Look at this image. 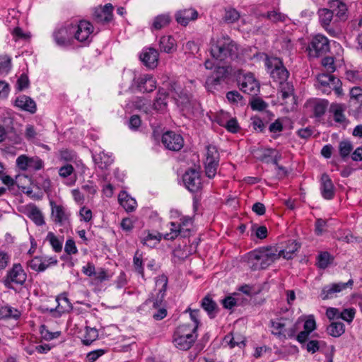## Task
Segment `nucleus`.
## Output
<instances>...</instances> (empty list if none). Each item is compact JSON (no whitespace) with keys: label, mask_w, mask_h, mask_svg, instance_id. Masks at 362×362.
I'll return each mask as SVG.
<instances>
[{"label":"nucleus","mask_w":362,"mask_h":362,"mask_svg":"<svg viewBox=\"0 0 362 362\" xmlns=\"http://www.w3.org/2000/svg\"><path fill=\"white\" fill-rule=\"evenodd\" d=\"M231 71L232 68L230 66H218L212 74L224 82L230 76Z\"/></svg>","instance_id":"42"},{"label":"nucleus","mask_w":362,"mask_h":362,"mask_svg":"<svg viewBox=\"0 0 362 362\" xmlns=\"http://www.w3.org/2000/svg\"><path fill=\"white\" fill-rule=\"evenodd\" d=\"M74 38L81 42H89L94 30L93 25L85 20L74 22Z\"/></svg>","instance_id":"7"},{"label":"nucleus","mask_w":362,"mask_h":362,"mask_svg":"<svg viewBox=\"0 0 362 362\" xmlns=\"http://www.w3.org/2000/svg\"><path fill=\"white\" fill-rule=\"evenodd\" d=\"M320 190L322 196L326 199H332L334 195V187L333 183L328 176L324 173L320 180Z\"/></svg>","instance_id":"19"},{"label":"nucleus","mask_w":362,"mask_h":362,"mask_svg":"<svg viewBox=\"0 0 362 362\" xmlns=\"http://www.w3.org/2000/svg\"><path fill=\"white\" fill-rule=\"evenodd\" d=\"M265 65L274 81L279 83L287 81L289 72L279 58H267Z\"/></svg>","instance_id":"3"},{"label":"nucleus","mask_w":362,"mask_h":362,"mask_svg":"<svg viewBox=\"0 0 362 362\" xmlns=\"http://www.w3.org/2000/svg\"><path fill=\"white\" fill-rule=\"evenodd\" d=\"M238 83L240 89L248 95H256L259 91V83L252 73L239 76Z\"/></svg>","instance_id":"8"},{"label":"nucleus","mask_w":362,"mask_h":362,"mask_svg":"<svg viewBox=\"0 0 362 362\" xmlns=\"http://www.w3.org/2000/svg\"><path fill=\"white\" fill-rule=\"evenodd\" d=\"M350 96L351 100L362 103V88L358 86L352 88L350 90Z\"/></svg>","instance_id":"62"},{"label":"nucleus","mask_w":362,"mask_h":362,"mask_svg":"<svg viewBox=\"0 0 362 362\" xmlns=\"http://www.w3.org/2000/svg\"><path fill=\"white\" fill-rule=\"evenodd\" d=\"M223 82V81L218 78V77L212 74L206 78L205 84L209 91L214 92V90L218 89Z\"/></svg>","instance_id":"44"},{"label":"nucleus","mask_w":362,"mask_h":362,"mask_svg":"<svg viewBox=\"0 0 362 362\" xmlns=\"http://www.w3.org/2000/svg\"><path fill=\"white\" fill-rule=\"evenodd\" d=\"M205 174L209 179L214 178L219 163V153L214 146H208L204 160Z\"/></svg>","instance_id":"6"},{"label":"nucleus","mask_w":362,"mask_h":362,"mask_svg":"<svg viewBox=\"0 0 362 362\" xmlns=\"http://www.w3.org/2000/svg\"><path fill=\"white\" fill-rule=\"evenodd\" d=\"M33 158H30L24 155L20 156L16 160L17 165L22 170H25L30 168L32 165Z\"/></svg>","instance_id":"55"},{"label":"nucleus","mask_w":362,"mask_h":362,"mask_svg":"<svg viewBox=\"0 0 362 362\" xmlns=\"http://www.w3.org/2000/svg\"><path fill=\"white\" fill-rule=\"evenodd\" d=\"M197 328L196 326H192L191 325H180L175 333H177V334H182V336L185 337H189V336L194 337V339H197Z\"/></svg>","instance_id":"34"},{"label":"nucleus","mask_w":362,"mask_h":362,"mask_svg":"<svg viewBox=\"0 0 362 362\" xmlns=\"http://www.w3.org/2000/svg\"><path fill=\"white\" fill-rule=\"evenodd\" d=\"M210 45L211 54L216 60L229 62L238 58V45L228 36L212 38Z\"/></svg>","instance_id":"1"},{"label":"nucleus","mask_w":362,"mask_h":362,"mask_svg":"<svg viewBox=\"0 0 362 362\" xmlns=\"http://www.w3.org/2000/svg\"><path fill=\"white\" fill-rule=\"evenodd\" d=\"M15 105L30 113H35L37 109L35 102L31 98L25 95H21L16 98Z\"/></svg>","instance_id":"21"},{"label":"nucleus","mask_w":362,"mask_h":362,"mask_svg":"<svg viewBox=\"0 0 362 362\" xmlns=\"http://www.w3.org/2000/svg\"><path fill=\"white\" fill-rule=\"evenodd\" d=\"M93 160L97 166L101 170H107L113 161L109 156L104 153L94 156Z\"/></svg>","instance_id":"33"},{"label":"nucleus","mask_w":362,"mask_h":362,"mask_svg":"<svg viewBox=\"0 0 362 362\" xmlns=\"http://www.w3.org/2000/svg\"><path fill=\"white\" fill-rule=\"evenodd\" d=\"M178 223L180 225L181 230H183V237H186L190 230L189 226H191L192 223V218H190L189 217H182L180 219V222Z\"/></svg>","instance_id":"57"},{"label":"nucleus","mask_w":362,"mask_h":362,"mask_svg":"<svg viewBox=\"0 0 362 362\" xmlns=\"http://www.w3.org/2000/svg\"><path fill=\"white\" fill-rule=\"evenodd\" d=\"M11 68V59L7 55H0V74H7Z\"/></svg>","instance_id":"50"},{"label":"nucleus","mask_w":362,"mask_h":362,"mask_svg":"<svg viewBox=\"0 0 362 362\" xmlns=\"http://www.w3.org/2000/svg\"><path fill=\"white\" fill-rule=\"evenodd\" d=\"M279 90L282 100H285L293 96V86L287 81L279 83Z\"/></svg>","instance_id":"39"},{"label":"nucleus","mask_w":362,"mask_h":362,"mask_svg":"<svg viewBox=\"0 0 362 362\" xmlns=\"http://www.w3.org/2000/svg\"><path fill=\"white\" fill-rule=\"evenodd\" d=\"M60 160L64 161H73L76 159V153L71 150L65 148L59 151Z\"/></svg>","instance_id":"54"},{"label":"nucleus","mask_w":362,"mask_h":362,"mask_svg":"<svg viewBox=\"0 0 362 362\" xmlns=\"http://www.w3.org/2000/svg\"><path fill=\"white\" fill-rule=\"evenodd\" d=\"M161 52L172 53L176 49L175 40L172 36H163L159 42Z\"/></svg>","instance_id":"30"},{"label":"nucleus","mask_w":362,"mask_h":362,"mask_svg":"<svg viewBox=\"0 0 362 362\" xmlns=\"http://www.w3.org/2000/svg\"><path fill=\"white\" fill-rule=\"evenodd\" d=\"M170 21L171 18L168 14L158 15L153 20L152 29L160 30L168 25Z\"/></svg>","instance_id":"36"},{"label":"nucleus","mask_w":362,"mask_h":362,"mask_svg":"<svg viewBox=\"0 0 362 362\" xmlns=\"http://www.w3.org/2000/svg\"><path fill=\"white\" fill-rule=\"evenodd\" d=\"M21 315V313L10 305H4L0 308V319H15L18 320Z\"/></svg>","instance_id":"31"},{"label":"nucleus","mask_w":362,"mask_h":362,"mask_svg":"<svg viewBox=\"0 0 362 362\" xmlns=\"http://www.w3.org/2000/svg\"><path fill=\"white\" fill-rule=\"evenodd\" d=\"M318 15L321 25L326 28L332 20L333 11L328 8H321L318 11Z\"/></svg>","instance_id":"40"},{"label":"nucleus","mask_w":362,"mask_h":362,"mask_svg":"<svg viewBox=\"0 0 362 362\" xmlns=\"http://www.w3.org/2000/svg\"><path fill=\"white\" fill-rule=\"evenodd\" d=\"M113 6L107 4L103 7L95 8L93 14V20L95 23L105 25L112 20Z\"/></svg>","instance_id":"12"},{"label":"nucleus","mask_w":362,"mask_h":362,"mask_svg":"<svg viewBox=\"0 0 362 362\" xmlns=\"http://www.w3.org/2000/svg\"><path fill=\"white\" fill-rule=\"evenodd\" d=\"M250 105L253 110L262 111L268 107V104L260 98H252Z\"/></svg>","instance_id":"52"},{"label":"nucleus","mask_w":362,"mask_h":362,"mask_svg":"<svg viewBox=\"0 0 362 362\" xmlns=\"http://www.w3.org/2000/svg\"><path fill=\"white\" fill-rule=\"evenodd\" d=\"M167 285L168 278L166 276L161 275L156 279V286L158 288V293H156V298L152 297V299H149V301L153 303V307L154 308H158L163 305Z\"/></svg>","instance_id":"14"},{"label":"nucleus","mask_w":362,"mask_h":362,"mask_svg":"<svg viewBox=\"0 0 362 362\" xmlns=\"http://www.w3.org/2000/svg\"><path fill=\"white\" fill-rule=\"evenodd\" d=\"M133 264L134 267L135 271L141 276L142 278L144 277V267H143V261H142V257L141 254L139 253V251H136L134 259H133Z\"/></svg>","instance_id":"49"},{"label":"nucleus","mask_w":362,"mask_h":362,"mask_svg":"<svg viewBox=\"0 0 362 362\" xmlns=\"http://www.w3.org/2000/svg\"><path fill=\"white\" fill-rule=\"evenodd\" d=\"M353 150V146L349 141H341L339 144V154L342 158L349 156Z\"/></svg>","instance_id":"51"},{"label":"nucleus","mask_w":362,"mask_h":362,"mask_svg":"<svg viewBox=\"0 0 362 362\" xmlns=\"http://www.w3.org/2000/svg\"><path fill=\"white\" fill-rule=\"evenodd\" d=\"M356 314V310L354 308L344 309L339 314V318H341L347 322L353 321Z\"/></svg>","instance_id":"56"},{"label":"nucleus","mask_w":362,"mask_h":362,"mask_svg":"<svg viewBox=\"0 0 362 362\" xmlns=\"http://www.w3.org/2000/svg\"><path fill=\"white\" fill-rule=\"evenodd\" d=\"M46 240L49 243L55 252H59L62 251L64 240L63 238H59L54 234V233L49 232L47 235Z\"/></svg>","instance_id":"38"},{"label":"nucleus","mask_w":362,"mask_h":362,"mask_svg":"<svg viewBox=\"0 0 362 362\" xmlns=\"http://www.w3.org/2000/svg\"><path fill=\"white\" fill-rule=\"evenodd\" d=\"M74 22H65L55 28L52 36L56 44L61 47L69 46L74 39Z\"/></svg>","instance_id":"4"},{"label":"nucleus","mask_w":362,"mask_h":362,"mask_svg":"<svg viewBox=\"0 0 362 362\" xmlns=\"http://www.w3.org/2000/svg\"><path fill=\"white\" fill-rule=\"evenodd\" d=\"M166 87L168 88V90L173 93V98H175V96L177 98L179 95L182 94L184 92L182 89V86L180 84V83L176 80H170L166 84Z\"/></svg>","instance_id":"47"},{"label":"nucleus","mask_w":362,"mask_h":362,"mask_svg":"<svg viewBox=\"0 0 362 362\" xmlns=\"http://www.w3.org/2000/svg\"><path fill=\"white\" fill-rule=\"evenodd\" d=\"M28 265L33 270L37 272H43L45 270V267L42 263V259L39 257H35L31 259Z\"/></svg>","instance_id":"53"},{"label":"nucleus","mask_w":362,"mask_h":362,"mask_svg":"<svg viewBox=\"0 0 362 362\" xmlns=\"http://www.w3.org/2000/svg\"><path fill=\"white\" fill-rule=\"evenodd\" d=\"M201 306L207 313L210 318H214L218 312L216 303L209 295L202 300Z\"/></svg>","instance_id":"25"},{"label":"nucleus","mask_w":362,"mask_h":362,"mask_svg":"<svg viewBox=\"0 0 362 362\" xmlns=\"http://www.w3.org/2000/svg\"><path fill=\"white\" fill-rule=\"evenodd\" d=\"M98 336V334L96 329L86 327V334L82 339V342L84 345H90L97 339Z\"/></svg>","instance_id":"45"},{"label":"nucleus","mask_w":362,"mask_h":362,"mask_svg":"<svg viewBox=\"0 0 362 362\" xmlns=\"http://www.w3.org/2000/svg\"><path fill=\"white\" fill-rule=\"evenodd\" d=\"M28 216L37 226L45 224L44 216L40 210L35 205L28 210Z\"/></svg>","instance_id":"32"},{"label":"nucleus","mask_w":362,"mask_h":362,"mask_svg":"<svg viewBox=\"0 0 362 362\" xmlns=\"http://www.w3.org/2000/svg\"><path fill=\"white\" fill-rule=\"evenodd\" d=\"M27 275L24 272L21 264H14L10 269L4 279L5 286L13 283L18 285H23L26 281Z\"/></svg>","instance_id":"9"},{"label":"nucleus","mask_w":362,"mask_h":362,"mask_svg":"<svg viewBox=\"0 0 362 362\" xmlns=\"http://www.w3.org/2000/svg\"><path fill=\"white\" fill-rule=\"evenodd\" d=\"M119 204L127 211H133L136 206V200L125 192H121L118 196Z\"/></svg>","instance_id":"28"},{"label":"nucleus","mask_w":362,"mask_h":362,"mask_svg":"<svg viewBox=\"0 0 362 362\" xmlns=\"http://www.w3.org/2000/svg\"><path fill=\"white\" fill-rule=\"evenodd\" d=\"M134 85L142 93H151L156 88V81L151 74H143L135 78Z\"/></svg>","instance_id":"13"},{"label":"nucleus","mask_w":362,"mask_h":362,"mask_svg":"<svg viewBox=\"0 0 362 362\" xmlns=\"http://www.w3.org/2000/svg\"><path fill=\"white\" fill-rule=\"evenodd\" d=\"M317 81L322 86L331 87L332 84H339L340 80L329 74H321L317 76Z\"/></svg>","instance_id":"37"},{"label":"nucleus","mask_w":362,"mask_h":362,"mask_svg":"<svg viewBox=\"0 0 362 362\" xmlns=\"http://www.w3.org/2000/svg\"><path fill=\"white\" fill-rule=\"evenodd\" d=\"M50 206L52 209V218L55 223L62 224L68 220L69 214L63 206L57 205L53 201L50 202Z\"/></svg>","instance_id":"20"},{"label":"nucleus","mask_w":362,"mask_h":362,"mask_svg":"<svg viewBox=\"0 0 362 362\" xmlns=\"http://www.w3.org/2000/svg\"><path fill=\"white\" fill-rule=\"evenodd\" d=\"M170 232L164 235V238L168 240H173L178 235L183 236V230H181L179 223L170 222Z\"/></svg>","instance_id":"41"},{"label":"nucleus","mask_w":362,"mask_h":362,"mask_svg":"<svg viewBox=\"0 0 362 362\" xmlns=\"http://www.w3.org/2000/svg\"><path fill=\"white\" fill-rule=\"evenodd\" d=\"M330 110L334 115V119L336 122L343 123L345 122L346 117L344 114V109L340 105H332Z\"/></svg>","instance_id":"46"},{"label":"nucleus","mask_w":362,"mask_h":362,"mask_svg":"<svg viewBox=\"0 0 362 362\" xmlns=\"http://www.w3.org/2000/svg\"><path fill=\"white\" fill-rule=\"evenodd\" d=\"M104 349H97L95 351H92L89 352L86 356V360L88 362H94L99 357L103 356L105 354Z\"/></svg>","instance_id":"63"},{"label":"nucleus","mask_w":362,"mask_h":362,"mask_svg":"<svg viewBox=\"0 0 362 362\" xmlns=\"http://www.w3.org/2000/svg\"><path fill=\"white\" fill-rule=\"evenodd\" d=\"M139 58L148 69H153L158 64V52L154 48L148 47L144 49Z\"/></svg>","instance_id":"17"},{"label":"nucleus","mask_w":362,"mask_h":362,"mask_svg":"<svg viewBox=\"0 0 362 362\" xmlns=\"http://www.w3.org/2000/svg\"><path fill=\"white\" fill-rule=\"evenodd\" d=\"M64 250L68 255H74L78 252V250L74 240L69 239L66 240Z\"/></svg>","instance_id":"64"},{"label":"nucleus","mask_w":362,"mask_h":362,"mask_svg":"<svg viewBox=\"0 0 362 362\" xmlns=\"http://www.w3.org/2000/svg\"><path fill=\"white\" fill-rule=\"evenodd\" d=\"M240 18L239 13L235 9H229L226 11L225 21L229 23H233Z\"/></svg>","instance_id":"60"},{"label":"nucleus","mask_w":362,"mask_h":362,"mask_svg":"<svg viewBox=\"0 0 362 362\" xmlns=\"http://www.w3.org/2000/svg\"><path fill=\"white\" fill-rule=\"evenodd\" d=\"M175 17L178 24L187 26L190 21H194L197 18L198 12L192 8H184L177 11Z\"/></svg>","instance_id":"18"},{"label":"nucleus","mask_w":362,"mask_h":362,"mask_svg":"<svg viewBox=\"0 0 362 362\" xmlns=\"http://www.w3.org/2000/svg\"><path fill=\"white\" fill-rule=\"evenodd\" d=\"M225 128L231 133H237L240 129L238 121L235 118L230 119L224 125Z\"/></svg>","instance_id":"59"},{"label":"nucleus","mask_w":362,"mask_h":362,"mask_svg":"<svg viewBox=\"0 0 362 362\" xmlns=\"http://www.w3.org/2000/svg\"><path fill=\"white\" fill-rule=\"evenodd\" d=\"M183 182L189 191L197 192L202 185L200 173L194 169L186 171L183 175Z\"/></svg>","instance_id":"10"},{"label":"nucleus","mask_w":362,"mask_h":362,"mask_svg":"<svg viewBox=\"0 0 362 362\" xmlns=\"http://www.w3.org/2000/svg\"><path fill=\"white\" fill-rule=\"evenodd\" d=\"M195 341L194 337H185L182 334H174L173 343L177 348L181 350L189 349Z\"/></svg>","instance_id":"24"},{"label":"nucleus","mask_w":362,"mask_h":362,"mask_svg":"<svg viewBox=\"0 0 362 362\" xmlns=\"http://www.w3.org/2000/svg\"><path fill=\"white\" fill-rule=\"evenodd\" d=\"M175 100L177 105L181 107L182 110L186 111L187 112H193L199 107V103L185 91L177 98L175 96Z\"/></svg>","instance_id":"16"},{"label":"nucleus","mask_w":362,"mask_h":362,"mask_svg":"<svg viewBox=\"0 0 362 362\" xmlns=\"http://www.w3.org/2000/svg\"><path fill=\"white\" fill-rule=\"evenodd\" d=\"M291 323L290 320L286 318H279L276 320H272L270 321L272 333L279 337L284 338L286 327Z\"/></svg>","instance_id":"22"},{"label":"nucleus","mask_w":362,"mask_h":362,"mask_svg":"<svg viewBox=\"0 0 362 362\" xmlns=\"http://www.w3.org/2000/svg\"><path fill=\"white\" fill-rule=\"evenodd\" d=\"M329 51V40L320 34L315 35L308 45V54L310 57L317 58Z\"/></svg>","instance_id":"5"},{"label":"nucleus","mask_w":362,"mask_h":362,"mask_svg":"<svg viewBox=\"0 0 362 362\" xmlns=\"http://www.w3.org/2000/svg\"><path fill=\"white\" fill-rule=\"evenodd\" d=\"M353 285V281L349 280L346 283H334L325 286L322 289L320 296L323 300L332 298L336 296L337 293L346 289L347 287H351Z\"/></svg>","instance_id":"15"},{"label":"nucleus","mask_w":362,"mask_h":362,"mask_svg":"<svg viewBox=\"0 0 362 362\" xmlns=\"http://www.w3.org/2000/svg\"><path fill=\"white\" fill-rule=\"evenodd\" d=\"M223 343L225 345L228 346L230 349L235 346L242 347L245 345L244 337L239 334H235L234 335L233 333H229L226 335L223 338Z\"/></svg>","instance_id":"26"},{"label":"nucleus","mask_w":362,"mask_h":362,"mask_svg":"<svg viewBox=\"0 0 362 362\" xmlns=\"http://www.w3.org/2000/svg\"><path fill=\"white\" fill-rule=\"evenodd\" d=\"M327 106V100L321 99H314L308 103V107L311 109L316 117H322L325 113Z\"/></svg>","instance_id":"23"},{"label":"nucleus","mask_w":362,"mask_h":362,"mask_svg":"<svg viewBox=\"0 0 362 362\" xmlns=\"http://www.w3.org/2000/svg\"><path fill=\"white\" fill-rule=\"evenodd\" d=\"M299 247L300 245L296 241L290 240L285 249L280 250H277V255H279V258L282 257L284 259H290L293 258V254Z\"/></svg>","instance_id":"29"},{"label":"nucleus","mask_w":362,"mask_h":362,"mask_svg":"<svg viewBox=\"0 0 362 362\" xmlns=\"http://www.w3.org/2000/svg\"><path fill=\"white\" fill-rule=\"evenodd\" d=\"M265 16L273 23L284 22L287 18L286 15L275 10L268 11Z\"/></svg>","instance_id":"48"},{"label":"nucleus","mask_w":362,"mask_h":362,"mask_svg":"<svg viewBox=\"0 0 362 362\" xmlns=\"http://www.w3.org/2000/svg\"><path fill=\"white\" fill-rule=\"evenodd\" d=\"M330 8H337L339 11L337 13V15L339 17L344 16L346 11V6L344 4L341 2L339 0H332L329 2Z\"/></svg>","instance_id":"58"},{"label":"nucleus","mask_w":362,"mask_h":362,"mask_svg":"<svg viewBox=\"0 0 362 362\" xmlns=\"http://www.w3.org/2000/svg\"><path fill=\"white\" fill-rule=\"evenodd\" d=\"M279 259L277 248L263 247L255 250L247 255V264L252 270L265 269Z\"/></svg>","instance_id":"2"},{"label":"nucleus","mask_w":362,"mask_h":362,"mask_svg":"<svg viewBox=\"0 0 362 362\" xmlns=\"http://www.w3.org/2000/svg\"><path fill=\"white\" fill-rule=\"evenodd\" d=\"M333 261L332 256L328 252H322L317 256V267L326 269Z\"/></svg>","instance_id":"43"},{"label":"nucleus","mask_w":362,"mask_h":362,"mask_svg":"<svg viewBox=\"0 0 362 362\" xmlns=\"http://www.w3.org/2000/svg\"><path fill=\"white\" fill-rule=\"evenodd\" d=\"M162 143L166 148L178 151L183 147L184 140L180 134L173 132H168L163 135Z\"/></svg>","instance_id":"11"},{"label":"nucleus","mask_w":362,"mask_h":362,"mask_svg":"<svg viewBox=\"0 0 362 362\" xmlns=\"http://www.w3.org/2000/svg\"><path fill=\"white\" fill-rule=\"evenodd\" d=\"M168 94L167 92L164 90V88H159L157 96L155 99V101L153 103V108L154 110L159 111V112H163L166 110L168 103Z\"/></svg>","instance_id":"27"},{"label":"nucleus","mask_w":362,"mask_h":362,"mask_svg":"<svg viewBox=\"0 0 362 362\" xmlns=\"http://www.w3.org/2000/svg\"><path fill=\"white\" fill-rule=\"evenodd\" d=\"M226 98L233 103H238L242 100L243 96L237 90H231L227 93Z\"/></svg>","instance_id":"61"},{"label":"nucleus","mask_w":362,"mask_h":362,"mask_svg":"<svg viewBox=\"0 0 362 362\" xmlns=\"http://www.w3.org/2000/svg\"><path fill=\"white\" fill-rule=\"evenodd\" d=\"M327 333L334 337H339L345 332L344 325L342 322H334L327 327Z\"/></svg>","instance_id":"35"}]
</instances>
